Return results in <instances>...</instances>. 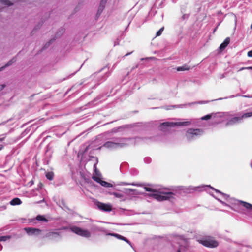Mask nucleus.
I'll return each instance as SVG.
<instances>
[{
  "mask_svg": "<svg viewBox=\"0 0 252 252\" xmlns=\"http://www.w3.org/2000/svg\"><path fill=\"white\" fill-rule=\"evenodd\" d=\"M144 139L145 138L141 137H115L112 139V141L105 142L103 146L109 149L122 148L131 144H135L137 142L143 141Z\"/></svg>",
  "mask_w": 252,
  "mask_h": 252,
  "instance_id": "obj_1",
  "label": "nucleus"
},
{
  "mask_svg": "<svg viewBox=\"0 0 252 252\" xmlns=\"http://www.w3.org/2000/svg\"><path fill=\"white\" fill-rule=\"evenodd\" d=\"M229 115L228 116H222L226 118L229 119L226 124V126H232L235 124L241 123L242 122L243 119L247 118L252 116V112L245 113L241 115L238 116H234L233 115L228 112Z\"/></svg>",
  "mask_w": 252,
  "mask_h": 252,
  "instance_id": "obj_2",
  "label": "nucleus"
},
{
  "mask_svg": "<svg viewBox=\"0 0 252 252\" xmlns=\"http://www.w3.org/2000/svg\"><path fill=\"white\" fill-rule=\"evenodd\" d=\"M193 121L191 120H184L182 122H164L160 124L159 128L160 130L166 131L168 130L169 127H174L175 126H188L192 123Z\"/></svg>",
  "mask_w": 252,
  "mask_h": 252,
  "instance_id": "obj_3",
  "label": "nucleus"
},
{
  "mask_svg": "<svg viewBox=\"0 0 252 252\" xmlns=\"http://www.w3.org/2000/svg\"><path fill=\"white\" fill-rule=\"evenodd\" d=\"M147 195L153 197L158 201H162L174 198V194L172 192H164L159 189L157 190V192L147 194Z\"/></svg>",
  "mask_w": 252,
  "mask_h": 252,
  "instance_id": "obj_4",
  "label": "nucleus"
},
{
  "mask_svg": "<svg viewBox=\"0 0 252 252\" xmlns=\"http://www.w3.org/2000/svg\"><path fill=\"white\" fill-rule=\"evenodd\" d=\"M203 133L201 129L189 128L186 131L185 137L188 141L190 142L202 135Z\"/></svg>",
  "mask_w": 252,
  "mask_h": 252,
  "instance_id": "obj_5",
  "label": "nucleus"
},
{
  "mask_svg": "<svg viewBox=\"0 0 252 252\" xmlns=\"http://www.w3.org/2000/svg\"><path fill=\"white\" fill-rule=\"evenodd\" d=\"M70 230L71 232L83 237L89 238L91 236V232L89 230L83 229L76 226H70Z\"/></svg>",
  "mask_w": 252,
  "mask_h": 252,
  "instance_id": "obj_6",
  "label": "nucleus"
},
{
  "mask_svg": "<svg viewBox=\"0 0 252 252\" xmlns=\"http://www.w3.org/2000/svg\"><path fill=\"white\" fill-rule=\"evenodd\" d=\"M200 243L204 246L209 248H216L218 246V242L211 239L201 240Z\"/></svg>",
  "mask_w": 252,
  "mask_h": 252,
  "instance_id": "obj_7",
  "label": "nucleus"
},
{
  "mask_svg": "<svg viewBox=\"0 0 252 252\" xmlns=\"http://www.w3.org/2000/svg\"><path fill=\"white\" fill-rule=\"evenodd\" d=\"M229 115V113H217L215 114H210L208 115H206L201 118L202 120H207L210 119L212 118H221L222 116H228Z\"/></svg>",
  "mask_w": 252,
  "mask_h": 252,
  "instance_id": "obj_8",
  "label": "nucleus"
},
{
  "mask_svg": "<svg viewBox=\"0 0 252 252\" xmlns=\"http://www.w3.org/2000/svg\"><path fill=\"white\" fill-rule=\"evenodd\" d=\"M45 236L53 241H58L61 238L60 233L56 231H49L45 234Z\"/></svg>",
  "mask_w": 252,
  "mask_h": 252,
  "instance_id": "obj_9",
  "label": "nucleus"
},
{
  "mask_svg": "<svg viewBox=\"0 0 252 252\" xmlns=\"http://www.w3.org/2000/svg\"><path fill=\"white\" fill-rule=\"evenodd\" d=\"M24 230L27 233L28 235L30 236H38L39 235L41 232V230L38 228H35L32 227H26L24 228Z\"/></svg>",
  "mask_w": 252,
  "mask_h": 252,
  "instance_id": "obj_10",
  "label": "nucleus"
},
{
  "mask_svg": "<svg viewBox=\"0 0 252 252\" xmlns=\"http://www.w3.org/2000/svg\"><path fill=\"white\" fill-rule=\"evenodd\" d=\"M97 206L101 211L105 212H110L112 210V206L109 204H105L98 202Z\"/></svg>",
  "mask_w": 252,
  "mask_h": 252,
  "instance_id": "obj_11",
  "label": "nucleus"
},
{
  "mask_svg": "<svg viewBox=\"0 0 252 252\" xmlns=\"http://www.w3.org/2000/svg\"><path fill=\"white\" fill-rule=\"evenodd\" d=\"M106 235L107 236H114L118 239L123 240V241L126 242L127 244H128L132 248V245L131 243L126 238L119 234L114 233H107L106 234Z\"/></svg>",
  "mask_w": 252,
  "mask_h": 252,
  "instance_id": "obj_12",
  "label": "nucleus"
},
{
  "mask_svg": "<svg viewBox=\"0 0 252 252\" xmlns=\"http://www.w3.org/2000/svg\"><path fill=\"white\" fill-rule=\"evenodd\" d=\"M230 42V38L227 37L224 41L220 45L219 49L220 51L223 50L229 44Z\"/></svg>",
  "mask_w": 252,
  "mask_h": 252,
  "instance_id": "obj_13",
  "label": "nucleus"
},
{
  "mask_svg": "<svg viewBox=\"0 0 252 252\" xmlns=\"http://www.w3.org/2000/svg\"><path fill=\"white\" fill-rule=\"evenodd\" d=\"M41 221L42 222H47L48 221V220L43 215H37L35 219L33 220V222L34 223H36L35 221Z\"/></svg>",
  "mask_w": 252,
  "mask_h": 252,
  "instance_id": "obj_14",
  "label": "nucleus"
},
{
  "mask_svg": "<svg viewBox=\"0 0 252 252\" xmlns=\"http://www.w3.org/2000/svg\"><path fill=\"white\" fill-rule=\"evenodd\" d=\"M21 204H22L21 200L17 197L13 198L10 202V204L12 206L19 205Z\"/></svg>",
  "mask_w": 252,
  "mask_h": 252,
  "instance_id": "obj_15",
  "label": "nucleus"
},
{
  "mask_svg": "<svg viewBox=\"0 0 252 252\" xmlns=\"http://www.w3.org/2000/svg\"><path fill=\"white\" fill-rule=\"evenodd\" d=\"M239 203L248 210H252V204L243 201H239Z\"/></svg>",
  "mask_w": 252,
  "mask_h": 252,
  "instance_id": "obj_16",
  "label": "nucleus"
},
{
  "mask_svg": "<svg viewBox=\"0 0 252 252\" xmlns=\"http://www.w3.org/2000/svg\"><path fill=\"white\" fill-rule=\"evenodd\" d=\"M181 12L182 13H183V15L182 16L181 18V20L182 21H185L188 19V18L189 17L190 14H184V13L185 12V8L182 7L181 9Z\"/></svg>",
  "mask_w": 252,
  "mask_h": 252,
  "instance_id": "obj_17",
  "label": "nucleus"
},
{
  "mask_svg": "<svg viewBox=\"0 0 252 252\" xmlns=\"http://www.w3.org/2000/svg\"><path fill=\"white\" fill-rule=\"evenodd\" d=\"M16 61V57H13L11 60H10V61H9L7 63L3 66H2V67L0 68V71L2 70L4 68H5L7 66H9L11 65H12V64L15 62Z\"/></svg>",
  "mask_w": 252,
  "mask_h": 252,
  "instance_id": "obj_18",
  "label": "nucleus"
},
{
  "mask_svg": "<svg viewBox=\"0 0 252 252\" xmlns=\"http://www.w3.org/2000/svg\"><path fill=\"white\" fill-rule=\"evenodd\" d=\"M210 187V188H211L212 189L214 190L216 192L221 194L223 196V197L225 199H227L229 197V196L228 195H227V194H225V193H224L221 192V191H220V190H218V189H214V188H213L211 187L210 186H203V187H202V188H205V187Z\"/></svg>",
  "mask_w": 252,
  "mask_h": 252,
  "instance_id": "obj_19",
  "label": "nucleus"
},
{
  "mask_svg": "<svg viewBox=\"0 0 252 252\" xmlns=\"http://www.w3.org/2000/svg\"><path fill=\"white\" fill-rule=\"evenodd\" d=\"M190 67H189L187 65H184L182 66L178 67L176 68L177 71H183L189 70Z\"/></svg>",
  "mask_w": 252,
  "mask_h": 252,
  "instance_id": "obj_20",
  "label": "nucleus"
},
{
  "mask_svg": "<svg viewBox=\"0 0 252 252\" xmlns=\"http://www.w3.org/2000/svg\"><path fill=\"white\" fill-rule=\"evenodd\" d=\"M93 158H95V160H96V162L94 164V170L95 171V173L96 174V175H99V171L97 169V168H96V165L98 163V158H96V157H93Z\"/></svg>",
  "mask_w": 252,
  "mask_h": 252,
  "instance_id": "obj_21",
  "label": "nucleus"
},
{
  "mask_svg": "<svg viewBox=\"0 0 252 252\" xmlns=\"http://www.w3.org/2000/svg\"><path fill=\"white\" fill-rule=\"evenodd\" d=\"M54 175L53 172H48L46 173V177L50 181L53 179Z\"/></svg>",
  "mask_w": 252,
  "mask_h": 252,
  "instance_id": "obj_22",
  "label": "nucleus"
},
{
  "mask_svg": "<svg viewBox=\"0 0 252 252\" xmlns=\"http://www.w3.org/2000/svg\"><path fill=\"white\" fill-rule=\"evenodd\" d=\"M100 185L103 187L109 188V187H112V185L111 183H109L108 182H107L105 181L102 180L101 182L100 183Z\"/></svg>",
  "mask_w": 252,
  "mask_h": 252,
  "instance_id": "obj_23",
  "label": "nucleus"
},
{
  "mask_svg": "<svg viewBox=\"0 0 252 252\" xmlns=\"http://www.w3.org/2000/svg\"><path fill=\"white\" fill-rule=\"evenodd\" d=\"M0 3L7 6H11L13 4L9 0H0Z\"/></svg>",
  "mask_w": 252,
  "mask_h": 252,
  "instance_id": "obj_24",
  "label": "nucleus"
},
{
  "mask_svg": "<svg viewBox=\"0 0 252 252\" xmlns=\"http://www.w3.org/2000/svg\"><path fill=\"white\" fill-rule=\"evenodd\" d=\"M144 189L146 191L151 192H152L151 193H156L157 192V189H154L151 188L145 187H144Z\"/></svg>",
  "mask_w": 252,
  "mask_h": 252,
  "instance_id": "obj_25",
  "label": "nucleus"
},
{
  "mask_svg": "<svg viewBox=\"0 0 252 252\" xmlns=\"http://www.w3.org/2000/svg\"><path fill=\"white\" fill-rule=\"evenodd\" d=\"M104 6H101L99 5V6L98 7V9L97 10V13H96V16L99 17L101 13L102 12L103 9H104Z\"/></svg>",
  "mask_w": 252,
  "mask_h": 252,
  "instance_id": "obj_26",
  "label": "nucleus"
},
{
  "mask_svg": "<svg viewBox=\"0 0 252 252\" xmlns=\"http://www.w3.org/2000/svg\"><path fill=\"white\" fill-rule=\"evenodd\" d=\"M110 194L114 195L115 197L118 198H122L123 197L124 195L123 194L118 192H112L110 193Z\"/></svg>",
  "mask_w": 252,
  "mask_h": 252,
  "instance_id": "obj_27",
  "label": "nucleus"
},
{
  "mask_svg": "<svg viewBox=\"0 0 252 252\" xmlns=\"http://www.w3.org/2000/svg\"><path fill=\"white\" fill-rule=\"evenodd\" d=\"M10 237L9 236H0V241H6V240L9 239Z\"/></svg>",
  "mask_w": 252,
  "mask_h": 252,
  "instance_id": "obj_28",
  "label": "nucleus"
},
{
  "mask_svg": "<svg viewBox=\"0 0 252 252\" xmlns=\"http://www.w3.org/2000/svg\"><path fill=\"white\" fill-rule=\"evenodd\" d=\"M93 179L94 181H96V182L99 183L100 184L102 181V180L100 178L97 177H94V176L93 177Z\"/></svg>",
  "mask_w": 252,
  "mask_h": 252,
  "instance_id": "obj_29",
  "label": "nucleus"
},
{
  "mask_svg": "<svg viewBox=\"0 0 252 252\" xmlns=\"http://www.w3.org/2000/svg\"><path fill=\"white\" fill-rule=\"evenodd\" d=\"M163 30H164V27H162L161 28H160V30L157 32L156 36H158L160 35L161 34Z\"/></svg>",
  "mask_w": 252,
  "mask_h": 252,
  "instance_id": "obj_30",
  "label": "nucleus"
},
{
  "mask_svg": "<svg viewBox=\"0 0 252 252\" xmlns=\"http://www.w3.org/2000/svg\"><path fill=\"white\" fill-rule=\"evenodd\" d=\"M60 205L62 206V207H63L65 208H67L65 205V201L63 200H61Z\"/></svg>",
  "mask_w": 252,
  "mask_h": 252,
  "instance_id": "obj_31",
  "label": "nucleus"
},
{
  "mask_svg": "<svg viewBox=\"0 0 252 252\" xmlns=\"http://www.w3.org/2000/svg\"><path fill=\"white\" fill-rule=\"evenodd\" d=\"M107 0H101L100 3V5L104 6H105V4L107 2Z\"/></svg>",
  "mask_w": 252,
  "mask_h": 252,
  "instance_id": "obj_32",
  "label": "nucleus"
},
{
  "mask_svg": "<svg viewBox=\"0 0 252 252\" xmlns=\"http://www.w3.org/2000/svg\"><path fill=\"white\" fill-rule=\"evenodd\" d=\"M109 76V73H106L104 76L102 77L101 80L102 81L105 80Z\"/></svg>",
  "mask_w": 252,
  "mask_h": 252,
  "instance_id": "obj_33",
  "label": "nucleus"
},
{
  "mask_svg": "<svg viewBox=\"0 0 252 252\" xmlns=\"http://www.w3.org/2000/svg\"><path fill=\"white\" fill-rule=\"evenodd\" d=\"M250 70V69H249V67H241V68L239 69V70H238V71H242V70Z\"/></svg>",
  "mask_w": 252,
  "mask_h": 252,
  "instance_id": "obj_34",
  "label": "nucleus"
},
{
  "mask_svg": "<svg viewBox=\"0 0 252 252\" xmlns=\"http://www.w3.org/2000/svg\"><path fill=\"white\" fill-rule=\"evenodd\" d=\"M248 56L250 57H252V50H251V51H249L248 52V54H247Z\"/></svg>",
  "mask_w": 252,
  "mask_h": 252,
  "instance_id": "obj_35",
  "label": "nucleus"
},
{
  "mask_svg": "<svg viewBox=\"0 0 252 252\" xmlns=\"http://www.w3.org/2000/svg\"><path fill=\"white\" fill-rule=\"evenodd\" d=\"M222 121V120H215L214 121L213 123L218 124L221 122V121Z\"/></svg>",
  "mask_w": 252,
  "mask_h": 252,
  "instance_id": "obj_36",
  "label": "nucleus"
},
{
  "mask_svg": "<svg viewBox=\"0 0 252 252\" xmlns=\"http://www.w3.org/2000/svg\"><path fill=\"white\" fill-rule=\"evenodd\" d=\"M240 96V95L239 94H237L235 96ZM235 97V95H231L230 96L228 97V98H233ZM228 98V97H225L224 99H227Z\"/></svg>",
  "mask_w": 252,
  "mask_h": 252,
  "instance_id": "obj_37",
  "label": "nucleus"
},
{
  "mask_svg": "<svg viewBox=\"0 0 252 252\" xmlns=\"http://www.w3.org/2000/svg\"><path fill=\"white\" fill-rule=\"evenodd\" d=\"M220 203L221 204H222L223 205H224V206H228V207H230L229 205H228L227 203H226L225 202H224V201H220Z\"/></svg>",
  "mask_w": 252,
  "mask_h": 252,
  "instance_id": "obj_38",
  "label": "nucleus"
},
{
  "mask_svg": "<svg viewBox=\"0 0 252 252\" xmlns=\"http://www.w3.org/2000/svg\"><path fill=\"white\" fill-rule=\"evenodd\" d=\"M5 87V85L4 84L0 85V91L3 90Z\"/></svg>",
  "mask_w": 252,
  "mask_h": 252,
  "instance_id": "obj_39",
  "label": "nucleus"
},
{
  "mask_svg": "<svg viewBox=\"0 0 252 252\" xmlns=\"http://www.w3.org/2000/svg\"><path fill=\"white\" fill-rule=\"evenodd\" d=\"M68 229H70V227H66V226H63V227H62L61 229L62 230H67Z\"/></svg>",
  "mask_w": 252,
  "mask_h": 252,
  "instance_id": "obj_40",
  "label": "nucleus"
},
{
  "mask_svg": "<svg viewBox=\"0 0 252 252\" xmlns=\"http://www.w3.org/2000/svg\"><path fill=\"white\" fill-rule=\"evenodd\" d=\"M209 102V101H199V102H197V103H198V104H205V103H207Z\"/></svg>",
  "mask_w": 252,
  "mask_h": 252,
  "instance_id": "obj_41",
  "label": "nucleus"
},
{
  "mask_svg": "<svg viewBox=\"0 0 252 252\" xmlns=\"http://www.w3.org/2000/svg\"><path fill=\"white\" fill-rule=\"evenodd\" d=\"M51 41H50V42H49L48 43H47V44H45V46H44V48H46L48 46H49L50 44V42H51Z\"/></svg>",
  "mask_w": 252,
  "mask_h": 252,
  "instance_id": "obj_42",
  "label": "nucleus"
},
{
  "mask_svg": "<svg viewBox=\"0 0 252 252\" xmlns=\"http://www.w3.org/2000/svg\"><path fill=\"white\" fill-rule=\"evenodd\" d=\"M132 53V52H129V53H128L126 54L124 56V57H126V56H128V55H130Z\"/></svg>",
  "mask_w": 252,
  "mask_h": 252,
  "instance_id": "obj_43",
  "label": "nucleus"
},
{
  "mask_svg": "<svg viewBox=\"0 0 252 252\" xmlns=\"http://www.w3.org/2000/svg\"><path fill=\"white\" fill-rule=\"evenodd\" d=\"M131 185H133V186H140V185H139V184H133V183L131 184Z\"/></svg>",
  "mask_w": 252,
  "mask_h": 252,
  "instance_id": "obj_44",
  "label": "nucleus"
},
{
  "mask_svg": "<svg viewBox=\"0 0 252 252\" xmlns=\"http://www.w3.org/2000/svg\"><path fill=\"white\" fill-rule=\"evenodd\" d=\"M4 138H5V137H3V138H0V141H3V140L4 139Z\"/></svg>",
  "mask_w": 252,
  "mask_h": 252,
  "instance_id": "obj_45",
  "label": "nucleus"
},
{
  "mask_svg": "<svg viewBox=\"0 0 252 252\" xmlns=\"http://www.w3.org/2000/svg\"><path fill=\"white\" fill-rule=\"evenodd\" d=\"M2 249V245L0 244V251Z\"/></svg>",
  "mask_w": 252,
  "mask_h": 252,
  "instance_id": "obj_46",
  "label": "nucleus"
},
{
  "mask_svg": "<svg viewBox=\"0 0 252 252\" xmlns=\"http://www.w3.org/2000/svg\"><path fill=\"white\" fill-rule=\"evenodd\" d=\"M222 99H223L222 98H220L215 99V100H222Z\"/></svg>",
  "mask_w": 252,
  "mask_h": 252,
  "instance_id": "obj_47",
  "label": "nucleus"
},
{
  "mask_svg": "<svg viewBox=\"0 0 252 252\" xmlns=\"http://www.w3.org/2000/svg\"><path fill=\"white\" fill-rule=\"evenodd\" d=\"M3 146L2 145H0V150H1L3 148Z\"/></svg>",
  "mask_w": 252,
  "mask_h": 252,
  "instance_id": "obj_48",
  "label": "nucleus"
},
{
  "mask_svg": "<svg viewBox=\"0 0 252 252\" xmlns=\"http://www.w3.org/2000/svg\"><path fill=\"white\" fill-rule=\"evenodd\" d=\"M243 96L244 97H249V98L251 97L250 96H248V95H243Z\"/></svg>",
  "mask_w": 252,
  "mask_h": 252,
  "instance_id": "obj_49",
  "label": "nucleus"
},
{
  "mask_svg": "<svg viewBox=\"0 0 252 252\" xmlns=\"http://www.w3.org/2000/svg\"><path fill=\"white\" fill-rule=\"evenodd\" d=\"M128 189L130 191H131H131H133L134 190V189Z\"/></svg>",
  "mask_w": 252,
  "mask_h": 252,
  "instance_id": "obj_50",
  "label": "nucleus"
},
{
  "mask_svg": "<svg viewBox=\"0 0 252 252\" xmlns=\"http://www.w3.org/2000/svg\"><path fill=\"white\" fill-rule=\"evenodd\" d=\"M216 198V199H217V200H218L220 203V201H222V200H220V199H218V198Z\"/></svg>",
  "mask_w": 252,
  "mask_h": 252,
  "instance_id": "obj_51",
  "label": "nucleus"
},
{
  "mask_svg": "<svg viewBox=\"0 0 252 252\" xmlns=\"http://www.w3.org/2000/svg\"><path fill=\"white\" fill-rule=\"evenodd\" d=\"M249 69H250V70H252V66H249Z\"/></svg>",
  "mask_w": 252,
  "mask_h": 252,
  "instance_id": "obj_52",
  "label": "nucleus"
},
{
  "mask_svg": "<svg viewBox=\"0 0 252 252\" xmlns=\"http://www.w3.org/2000/svg\"><path fill=\"white\" fill-rule=\"evenodd\" d=\"M148 160H147V162H150V159L149 158H147Z\"/></svg>",
  "mask_w": 252,
  "mask_h": 252,
  "instance_id": "obj_53",
  "label": "nucleus"
},
{
  "mask_svg": "<svg viewBox=\"0 0 252 252\" xmlns=\"http://www.w3.org/2000/svg\"><path fill=\"white\" fill-rule=\"evenodd\" d=\"M148 160H147V162H150V159L149 158H147Z\"/></svg>",
  "mask_w": 252,
  "mask_h": 252,
  "instance_id": "obj_54",
  "label": "nucleus"
},
{
  "mask_svg": "<svg viewBox=\"0 0 252 252\" xmlns=\"http://www.w3.org/2000/svg\"><path fill=\"white\" fill-rule=\"evenodd\" d=\"M98 231H102V230L101 228L98 229Z\"/></svg>",
  "mask_w": 252,
  "mask_h": 252,
  "instance_id": "obj_55",
  "label": "nucleus"
},
{
  "mask_svg": "<svg viewBox=\"0 0 252 252\" xmlns=\"http://www.w3.org/2000/svg\"><path fill=\"white\" fill-rule=\"evenodd\" d=\"M224 75H222V76L220 77V78H224Z\"/></svg>",
  "mask_w": 252,
  "mask_h": 252,
  "instance_id": "obj_56",
  "label": "nucleus"
},
{
  "mask_svg": "<svg viewBox=\"0 0 252 252\" xmlns=\"http://www.w3.org/2000/svg\"><path fill=\"white\" fill-rule=\"evenodd\" d=\"M153 58H154V57H150V58H146V59H153Z\"/></svg>",
  "mask_w": 252,
  "mask_h": 252,
  "instance_id": "obj_57",
  "label": "nucleus"
},
{
  "mask_svg": "<svg viewBox=\"0 0 252 252\" xmlns=\"http://www.w3.org/2000/svg\"><path fill=\"white\" fill-rule=\"evenodd\" d=\"M177 252H181L180 250H178Z\"/></svg>",
  "mask_w": 252,
  "mask_h": 252,
  "instance_id": "obj_58",
  "label": "nucleus"
},
{
  "mask_svg": "<svg viewBox=\"0 0 252 252\" xmlns=\"http://www.w3.org/2000/svg\"><path fill=\"white\" fill-rule=\"evenodd\" d=\"M5 124V123H2V124H0V125H1V124Z\"/></svg>",
  "mask_w": 252,
  "mask_h": 252,
  "instance_id": "obj_59",
  "label": "nucleus"
}]
</instances>
